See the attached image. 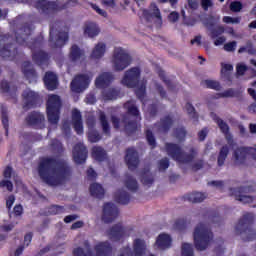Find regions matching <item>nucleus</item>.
<instances>
[{
	"label": "nucleus",
	"mask_w": 256,
	"mask_h": 256,
	"mask_svg": "<svg viewBox=\"0 0 256 256\" xmlns=\"http://www.w3.org/2000/svg\"><path fill=\"white\" fill-rule=\"evenodd\" d=\"M38 173L40 179L52 187L64 185L67 181H71V177H73V169H71L69 163L53 157H46L40 161Z\"/></svg>",
	"instance_id": "obj_1"
},
{
	"label": "nucleus",
	"mask_w": 256,
	"mask_h": 256,
	"mask_svg": "<svg viewBox=\"0 0 256 256\" xmlns=\"http://www.w3.org/2000/svg\"><path fill=\"white\" fill-rule=\"evenodd\" d=\"M31 31H33V26L30 24L21 25L15 32V39L19 45H26L30 49H32L33 60L38 64L45 63L47 59V53L43 52V50L39 49L41 47V43L37 41L29 42V36L31 35Z\"/></svg>",
	"instance_id": "obj_2"
},
{
	"label": "nucleus",
	"mask_w": 256,
	"mask_h": 256,
	"mask_svg": "<svg viewBox=\"0 0 256 256\" xmlns=\"http://www.w3.org/2000/svg\"><path fill=\"white\" fill-rule=\"evenodd\" d=\"M165 150L171 159L182 164L191 163L198 155L196 148L191 147L188 152H184L179 145L173 143H167Z\"/></svg>",
	"instance_id": "obj_3"
},
{
	"label": "nucleus",
	"mask_w": 256,
	"mask_h": 256,
	"mask_svg": "<svg viewBox=\"0 0 256 256\" xmlns=\"http://www.w3.org/2000/svg\"><path fill=\"white\" fill-rule=\"evenodd\" d=\"M194 245L198 251H205L213 241V232L209 225L200 223L196 225L193 233Z\"/></svg>",
	"instance_id": "obj_4"
},
{
	"label": "nucleus",
	"mask_w": 256,
	"mask_h": 256,
	"mask_svg": "<svg viewBox=\"0 0 256 256\" xmlns=\"http://www.w3.org/2000/svg\"><path fill=\"white\" fill-rule=\"evenodd\" d=\"M79 1L77 0H67L62 2H51L47 0H39L36 3L37 9L45 13V15H51L55 11H63V9H71L72 7H77Z\"/></svg>",
	"instance_id": "obj_5"
},
{
	"label": "nucleus",
	"mask_w": 256,
	"mask_h": 256,
	"mask_svg": "<svg viewBox=\"0 0 256 256\" xmlns=\"http://www.w3.org/2000/svg\"><path fill=\"white\" fill-rule=\"evenodd\" d=\"M208 27V35L212 41H214L215 47H221V45H225V42L227 41V37L221 36L223 33H228V35H235V30L233 27H223L221 25L216 26L213 28V22L207 23Z\"/></svg>",
	"instance_id": "obj_6"
},
{
	"label": "nucleus",
	"mask_w": 256,
	"mask_h": 256,
	"mask_svg": "<svg viewBox=\"0 0 256 256\" xmlns=\"http://www.w3.org/2000/svg\"><path fill=\"white\" fill-rule=\"evenodd\" d=\"M131 55L123 48H115L112 56V69L114 71H125L131 65Z\"/></svg>",
	"instance_id": "obj_7"
},
{
	"label": "nucleus",
	"mask_w": 256,
	"mask_h": 256,
	"mask_svg": "<svg viewBox=\"0 0 256 256\" xmlns=\"http://www.w3.org/2000/svg\"><path fill=\"white\" fill-rule=\"evenodd\" d=\"M47 117L51 125H57L59 123V111L61 109V98L52 94L48 96L47 101Z\"/></svg>",
	"instance_id": "obj_8"
},
{
	"label": "nucleus",
	"mask_w": 256,
	"mask_h": 256,
	"mask_svg": "<svg viewBox=\"0 0 256 256\" xmlns=\"http://www.w3.org/2000/svg\"><path fill=\"white\" fill-rule=\"evenodd\" d=\"M254 220L255 216L253 214H245L236 225V232L242 235L243 239H245V237L249 235L247 241L255 239L256 231L249 227V225H251V223H253Z\"/></svg>",
	"instance_id": "obj_9"
},
{
	"label": "nucleus",
	"mask_w": 256,
	"mask_h": 256,
	"mask_svg": "<svg viewBox=\"0 0 256 256\" xmlns=\"http://www.w3.org/2000/svg\"><path fill=\"white\" fill-rule=\"evenodd\" d=\"M17 55V47L13 44V37L9 34L0 35V56L11 59Z\"/></svg>",
	"instance_id": "obj_10"
},
{
	"label": "nucleus",
	"mask_w": 256,
	"mask_h": 256,
	"mask_svg": "<svg viewBox=\"0 0 256 256\" xmlns=\"http://www.w3.org/2000/svg\"><path fill=\"white\" fill-rule=\"evenodd\" d=\"M69 39L67 30L59 27V25L52 26L50 28V45L51 47H63L66 41Z\"/></svg>",
	"instance_id": "obj_11"
},
{
	"label": "nucleus",
	"mask_w": 256,
	"mask_h": 256,
	"mask_svg": "<svg viewBox=\"0 0 256 256\" xmlns=\"http://www.w3.org/2000/svg\"><path fill=\"white\" fill-rule=\"evenodd\" d=\"M231 195L235 197L236 201L240 203H253L256 201V196H251V193H255V188L251 186L240 187L231 189Z\"/></svg>",
	"instance_id": "obj_12"
},
{
	"label": "nucleus",
	"mask_w": 256,
	"mask_h": 256,
	"mask_svg": "<svg viewBox=\"0 0 256 256\" xmlns=\"http://www.w3.org/2000/svg\"><path fill=\"white\" fill-rule=\"evenodd\" d=\"M91 79H93V74L91 72L76 75L71 82V90L74 93H83V91L89 87Z\"/></svg>",
	"instance_id": "obj_13"
},
{
	"label": "nucleus",
	"mask_w": 256,
	"mask_h": 256,
	"mask_svg": "<svg viewBox=\"0 0 256 256\" xmlns=\"http://www.w3.org/2000/svg\"><path fill=\"white\" fill-rule=\"evenodd\" d=\"M142 17L146 23H154L156 27L163 25V18L161 17V11L155 3H152L149 10H142Z\"/></svg>",
	"instance_id": "obj_14"
},
{
	"label": "nucleus",
	"mask_w": 256,
	"mask_h": 256,
	"mask_svg": "<svg viewBox=\"0 0 256 256\" xmlns=\"http://www.w3.org/2000/svg\"><path fill=\"white\" fill-rule=\"evenodd\" d=\"M132 231V227H123L121 224H116L107 231V236L109 239H111V241H120V239H123V237H129Z\"/></svg>",
	"instance_id": "obj_15"
},
{
	"label": "nucleus",
	"mask_w": 256,
	"mask_h": 256,
	"mask_svg": "<svg viewBox=\"0 0 256 256\" xmlns=\"http://www.w3.org/2000/svg\"><path fill=\"white\" fill-rule=\"evenodd\" d=\"M140 75L141 70H139L137 67L127 70L122 79V85H126V87H136Z\"/></svg>",
	"instance_id": "obj_16"
},
{
	"label": "nucleus",
	"mask_w": 256,
	"mask_h": 256,
	"mask_svg": "<svg viewBox=\"0 0 256 256\" xmlns=\"http://www.w3.org/2000/svg\"><path fill=\"white\" fill-rule=\"evenodd\" d=\"M25 123L36 129H43L45 127V115L37 111L30 112L25 118Z\"/></svg>",
	"instance_id": "obj_17"
},
{
	"label": "nucleus",
	"mask_w": 256,
	"mask_h": 256,
	"mask_svg": "<svg viewBox=\"0 0 256 256\" xmlns=\"http://www.w3.org/2000/svg\"><path fill=\"white\" fill-rule=\"evenodd\" d=\"M116 217H119V209H117V206L113 203L104 204L102 221H104V223H113Z\"/></svg>",
	"instance_id": "obj_18"
},
{
	"label": "nucleus",
	"mask_w": 256,
	"mask_h": 256,
	"mask_svg": "<svg viewBox=\"0 0 256 256\" xmlns=\"http://www.w3.org/2000/svg\"><path fill=\"white\" fill-rule=\"evenodd\" d=\"M247 155H249V147H238L234 150L232 155V161L234 165H245L247 161Z\"/></svg>",
	"instance_id": "obj_19"
},
{
	"label": "nucleus",
	"mask_w": 256,
	"mask_h": 256,
	"mask_svg": "<svg viewBox=\"0 0 256 256\" xmlns=\"http://www.w3.org/2000/svg\"><path fill=\"white\" fill-rule=\"evenodd\" d=\"M125 162L130 171L137 169L139 167V153L134 148H128L126 150Z\"/></svg>",
	"instance_id": "obj_20"
},
{
	"label": "nucleus",
	"mask_w": 256,
	"mask_h": 256,
	"mask_svg": "<svg viewBox=\"0 0 256 256\" xmlns=\"http://www.w3.org/2000/svg\"><path fill=\"white\" fill-rule=\"evenodd\" d=\"M73 157L78 165L85 163L87 161V147L82 143H78L73 149Z\"/></svg>",
	"instance_id": "obj_21"
},
{
	"label": "nucleus",
	"mask_w": 256,
	"mask_h": 256,
	"mask_svg": "<svg viewBox=\"0 0 256 256\" xmlns=\"http://www.w3.org/2000/svg\"><path fill=\"white\" fill-rule=\"evenodd\" d=\"M112 125L114 126L115 129H119V127H124V129L128 133H133L135 129H137V124L135 122H129L127 118H124L123 121L120 122L119 118L112 116Z\"/></svg>",
	"instance_id": "obj_22"
},
{
	"label": "nucleus",
	"mask_w": 256,
	"mask_h": 256,
	"mask_svg": "<svg viewBox=\"0 0 256 256\" xmlns=\"http://www.w3.org/2000/svg\"><path fill=\"white\" fill-rule=\"evenodd\" d=\"M94 249L97 256H113V246L109 241L98 242Z\"/></svg>",
	"instance_id": "obj_23"
},
{
	"label": "nucleus",
	"mask_w": 256,
	"mask_h": 256,
	"mask_svg": "<svg viewBox=\"0 0 256 256\" xmlns=\"http://www.w3.org/2000/svg\"><path fill=\"white\" fill-rule=\"evenodd\" d=\"M72 125L78 135H83V118L77 109L72 110Z\"/></svg>",
	"instance_id": "obj_24"
},
{
	"label": "nucleus",
	"mask_w": 256,
	"mask_h": 256,
	"mask_svg": "<svg viewBox=\"0 0 256 256\" xmlns=\"http://www.w3.org/2000/svg\"><path fill=\"white\" fill-rule=\"evenodd\" d=\"M22 97L26 107H34L35 103H37V99H39V95L31 89L24 90Z\"/></svg>",
	"instance_id": "obj_25"
},
{
	"label": "nucleus",
	"mask_w": 256,
	"mask_h": 256,
	"mask_svg": "<svg viewBox=\"0 0 256 256\" xmlns=\"http://www.w3.org/2000/svg\"><path fill=\"white\" fill-rule=\"evenodd\" d=\"M113 79V73L103 72L96 78L95 85L96 87L103 89V87H107V85H109L113 81Z\"/></svg>",
	"instance_id": "obj_26"
},
{
	"label": "nucleus",
	"mask_w": 256,
	"mask_h": 256,
	"mask_svg": "<svg viewBox=\"0 0 256 256\" xmlns=\"http://www.w3.org/2000/svg\"><path fill=\"white\" fill-rule=\"evenodd\" d=\"M172 242L171 236L168 234H160L156 239L155 247L165 251V249H170Z\"/></svg>",
	"instance_id": "obj_27"
},
{
	"label": "nucleus",
	"mask_w": 256,
	"mask_h": 256,
	"mask_svg": "<svg viewBox=\"0 0 256 256\" xmlns=\"http://www.w3.org/2000/svg\"><path fill=\"white\" fill-rule=\"evenodd\" d=\"M44 83L49 91H54V89H57V85H59L57 75L53 72H46L44 76Z\"/></svg>",
	"instance_id": "obj_28"
},
{
	"label": "nucleus",
	"mask_w": 256,
	"mask_h": 256,
	"mask_svg": "<svg viewBox=\"0 0 256 256\" xmlns=\"http://www.w3.org/2000/svg\"><path fill=\"white\" fill-rule=\"evenodd\" d=\"M22 73L24 74V77L28 79L29 83H33V81L37 79V74L35 73V69H33V65H31V62L23 63Z\"/></svg>",
	"instance_id": "obj_29"
},
{
	"label": "nucleus",
	"mask_w": 256,
	"mask_h": 256,
	"mask_svg": "<svg viewBox=\"0 0 256 256\" xmlns=\"http://www.w3.org/2000/svg\"><path fill=\"white\" fill-rule=\"evenodd\" d=\"M107 49V46L103 42H99L98 44L95 45V47L92 49L91 52V59H101L105 55V51Z\"/></svg>",
	"instance_id": "obj_30"
},
{
	"label": "nucleus",
	"mask_w": 256,
	"mask_h": 256,
	"mask_svg": "<svg viewBox=\"0 0 256 256\" xmlns=\"http://www.w3.org/2000/svg\"><path fill=\"white\" fill-rule=\"evenodd\" d=\"M101 33L99 26L93 22H89L85 25L84 34L93 39V37H97Z\"/></svg>",
	"instance_id": "obj_31"
},
{
	"label": "nucleus",
	"mask_w": 256,
	"mask_h": 256,
	"mask_svg": "<svg viewBox=\"0 0 256 256\" xmlns=\"http://www.w3.org/2000/svg\"><path fill=\"white\" fill-rule=\"evenodd\" d=\"M133 249L136 256H141L145 253V249H147V244L145 240L141 238H136L133 242Z\"/></svg>",
	"instance_id": "obj_32"
},
{
	"label": "nucleus",
	"mask_w": 256,
	"mask_h": 256,
	"mask_svg": "<svg viewBox=\"0 0 256 256\" xmlns=\"http://www.w3.org/2000/svg\"><path fill=\"white\" fill-rule=\"evenodd\" d=\"M140 180H141V183L144 185V187H151V185L155 183V177L149 171V169H145L142 172Z\"/></svg>",
	"instance_id": "obj_33"
},
{
	"label": "nucleus",
	"mask_w": 256,
	"mask_h": 256,
	"mask_svg": "<svg viewBox=\"0 0 256 256\" xmlns=\"http://www.w3.org/2000/svg\"><path fill=\"white\" fill-rule=\"evenodd\" d=\"M173 125V119L171 116H166L157 124L158 131L165 133L171 129V126Z\"/></svg>",
	"instance_id": "obj_34"
},
{
	"label": "nucleus",
	"mask_w": 256,
	"mask_h": 256,
	"mask_svg": "<svg viewBox=\"0 0 256 256\" xmlns=\"http://www.w3.org/2000/svg\"><path fill=\"white\" fill-rule=\"evenodd\" d=\"M121 95V91L117 88H108L103 91V97L106 101H113Z\"/></svg>",
	"instance_id": "obj_35"
},
{
	"label": "nucleus",
	"mask_w": 256,
	"mask_h": 256,
	"mask_svg": "<svg viewBox=\"0 0 256 256\" xmlns=\"http://www.w3.org/2000/svg\"><path fill=\"white\" fill-rule=\"evenodd\" d=\"M1 119L6 135H9V112L7 111V106H5V104H1Z\"/></svg>",
	"instance_id": "obj_36"
},
{
	"label": "nucleus",
	"mask_w": 256,
	"mask_h": 256,
	"mask_svg": "<svg viewBox=\"0 0 256 256\" xmlns=\"http://www.w3.org/2000/svg\"><path fill=\"white\" fill-rule=\"evenodd\" d=\"M83 57H85L83 50H81L77 45H72L70 49V59L72 61H80V59H83Z\"/></svg>",
	"instance_id": "obj_37"
},
{
	"label": "nucleus",
	"mask_w": 256,
	"mask_h": 256,
	"mask_svg": "<svg viewBox=\"0 0 256 256\" xmlns=\"http://www.w3.org/2000/svg\"><path fill=\"white\" fill-rule=\"evenodd\" d=\"M99 121H100V125L102 127L103 133H105V135H110L111 127L109 126V121H107V115H105V112L103 111L99 112Z\"/></svg>",
	"instance_id": "obj_38"
},
{
	"label": "nucleus",
	"mask_w": 256,
	"mask_h": 256,
	"mask_svg": "<svg viewBox=\"0 0 256 256\" xmlns=\"http://www.w3.org/2000/svg\"><path fill=\"white\" fill-rule=\"evenodd\" d=\"M90 193L92 197H97L98 199H101L105 195V190L103 189V186H101V184L94 183L90 186Z\"/></svg>",
	"instance_id": "obj_39"
},
{
	"label": "nucleus",
	"mask_w": 256,
	"mask_h": 256,
	"mask_svg": "<svg viewBox=\"0 0 256 256\" xmlns=\"http://www.w3.org/2000/svg\"><path fill=\"white\" fill-rule=\"evenodd\" d=\"M228 155H229V145L222 146L217 158V163L219 167H223V165H225V159H227Z\"/></svg>",
	"instance_id": "obj_40"
},
{
	"label": "nucleus",
	"mask_w": 256,
	"mask_h": 256,
	"mask_svg": "<svg viewBox=\"0 0 256 256\" xmlns=\"http://www.w3.org/2000/svg\"><path fill=\"white\" fill-rule=\"evenodd\" d=\"M221 75L226 81H232L231 73H233V65L222 63L221 64Z\"/></svg>",
	"instance_id": "obj_41"
},
{
	"label": "nucleus",
	"mask_w": 256,
	"mask_h": 256,
	"mask_svg": "<svg viewBox=\"0 0 256 256\" xmlns=\"http://www.w3.org/2000/svg\"><path fill=\"white\" fill-rule=\"evenodd\" d=\"M92 156L96 161H105L107 153L104 151L102 147L95 146L92 149Z\"/></svg>",
	"instance_id": "obj_42"
},
{
	"label": "nucleus",
	"mask_w": 256,
	"mask_h": 256,
	"mask_svg": "<svg viewBox=\"0 0 256 256\" xmlns=\"http://www.w3.org/2000/svg\"><path fill=\"white\" fill-rule=\"evenodd\" d=\"M84 245L86 248V252L85 250H83V248H76L73 251V255L74 256H96L95 254H93V252H91V246L89 245V242H85Z\"/></svg>",
	"instance_id": "obj_43"
},
{
	"label": "nucleus",
	"mask_w": 256,
	"mask_h": 256,
	"mask_svg": "<svg viewBox=\"0 0 256 256\" xmlns=\"http://www.w3.org/2000/svg\"><path fill=\"white\" fill-rule=\"evenodd\" d=\"M115 199L118 203L122 205H127L129 203V193L125 190H118L115 194Z\"/></svg>",
	"instance_id": "obj_44"
},
{
	"label": "nucleus",
	"mask_w": 256,
	"mask_h": 256,
	"mask_svg": "<svg viewBox=\"0 0 256 256\" xmlns=\"http://www.w3.org/2000/svg\"><path fill=\"white\" fill-rule=\"evenodd\" d=\"M207 199V194L201 192H194L188 195V201L190 203H201Z\"/></svg>",
	"instance_id": "obj_45"
},
{
	"label": "nucleus",
	"mask_w": 256,
	"mask_h": 256,
	"mask_svg": "<svg viewBox=\"0 0 256 256\" xmlns=\"http://www.w3.org/2000/svg\"><path fill=\"white\" fill-rule=\"evenodd\" d=\"M124 109H127L130 115H134V117H138L139 109L135 105V101L130 100L124 104Z\"/></svg>",
	"instance_id": "obj_46"
},
{
	"label": "nucleus",
	"mask_w": 256,
	"mask_h": 256,
	"mask_svg": "<svg viewBox=\"0 0 256 256\" xmlns=\"http://www.w3.org/2000/svg\"><path fill=\"white\" fill-rule=\"evenodd\" d=\"M213 120L217 123L222 133L225 134L229 132V124H227V122L223 121V119L219 118L217 115H213Z\"/></svg>",
	"instance_id": "obj_47"
},
{
	"label": "nucleus",
	"mask_w": 256,
	"mask_h": 256,
	"mask_svg": "<svg viewBox=\"0 0 256 256\" xmlns=\"http://www.w3.org/2000/svg\"><path fill=\"white\" fill-rule=\"evenodd\" d=\"M125 186L129 191H137V189H139V183H137V180L132 176L126 178Z\"/></svg>",
	"instance_id": "obj_48"
},
{
	"label": "nucleus",
	"mask_w": 256,
	"mask_h": 256,
	"mask_svg": "<svg viewBox=\"0 0 256 256\" xmlns=\"http://www.w3.org/2000/svg\"><path fill=\"white\" fill-rule=\"evenodd\" d=\"M238 53H248V55H255L256 49L253 47V43L247 42L245 46L239 48Z\"/></svg>",
	"instance_id": "obj_49"
},
{
	"label": "nucleus",
	"mask_w": 256,
	"mask_h": 256,
	"mask_svg": "<svg viewBox=\"0 0 256 256\" xmlns=\"http://www.w3.org/2000/svg\"><path fill=\"white\" fill-rule=\"evenodd\" d=\"M0 89L3 93H15V91H17V87L9 84L7 81H2L0 83Z\"/></svg>",
	"instance_id": "obj_50"
},
{
	"label": "nucleus",
	"mask_w": 256,
	"mask_h": 256,
	"mask_svg": "<svg viewBox=\"0 0 256 256\" xmlns=\"http://www.w3.org/2000/svg\"><path fill=\"white\" fill-rule=\"evenodd\" d=\"M88 141H90V143H97L98 141H101V135L97 130H89Z\"/></svg>",
	"instance_id": "obj_51"
},
{
	"label": "nucleus",
	"mask_w": 256,
	"mask_h": 256,
	"mask_svg": "<svg viewBox=\"0 0 256 256\" xmlns=\"http://www.w3.org/2000/svg\"><path fill=\"white\" fill-rule=\"evenodd\" d=\"M223 49L226 53H235L237 51V41H230L223 45Z\"/></svg>",
	"instance_id": "obj_52"
},
{
	"label": "nucleus",
	"mask_w": 256,
	"mask_h": 256,
	"mask_svg": "<svg viewBox=\"0 0 256 256\" xmlns=\"http://www.w3.org/2000/svg\"><path fill=\"white\" fill-rule=\"evenodd\" d=\"M182 256H194L193 255V245L189 243L182 244Z\"/></svg>",
	"instance_id": "obj_53"
},
{
	"label": "nucleus",
	"mask_w": 256,
	"mask_h": 256,
	"mask_svg": "<svg viewBox=\"0 0 256 256\" xmlns=\"http://www.w3.org/2000/svg\"><path fill=\"white\" fill-rule=\"evenodd\" d=\"M50 215H61V213H65V208L63 206L54 205L49 208Z\"/></svg>",
	"instance_id": "obj_54"
},
{
	"label": "nucleus",
	"mask_w": 256,
	"mask_h": 256,
	"mask_svg": "<svg viewBox=\"0 0 256 256\" xmlns=\"http://www.w3.org/2000/svg\"><path fill=\"white\" fill-rule=\"evenodd\" d=\"M204 85L208 87V89H215V91H219L221 89L219 82L214 80H206L204 81Z\"/></svg>",
	"instance_id": "obj_55"
},
{
	"label": "nucleus",
	"mask_w": 256,
	"mask_h": 256,
	"mask_svg": "<svg viewBox=\"0 0 256 256\" xmlns=\"http://www.w3.org/2000/svg\"><path fill=\"white\" fill-rule=\"evenodd\" d=\"M146 139H147L150 147H152V149H154V147H156L157 143L155 142V136L153 135V132H151V130H146Z\"/></svg>",
	"instance_id": "obj_56"
},
{
	"label": "nucleus",
	"mask_w": 256,
	"mask_h": 256,
	"mask_svg": "<svg viewBox=\"0 0 256 256\" xmlns=\"http://www.w3.org/2000/svg\"><path fill=\"white\" fill-rule=\"evenodd\" d=\"M145 85H147V81L142 82L136 89V95L138 97V99H143L144 95H145Z\"/></svg>",
	"instance_id": "obj_57"
},
{
	"label": "nucleus",
	"mask_w": 256,
	"mask_h": 256,
	"mask_svg": "<svg viewBox=\"0 0 256 256\" xmlns=\"http://www.w3.org/2000/svg\"><path fill=\"white\" fill-rule=\"evenodd\" d=\"M237 96V91H235V89H228L224 92H221L219 94V97H222V98H229V97H236Z\"/></svg>",
	"instance_id": "obj_58"
},
{
	"label": "nucleus",
	"mask_w": 256,
	"mask_h": 256,
	"mask_svg": "<svg viewBox=\"0 0 256 256\" xmlns=\"http://www.w3.org/2000/svg\"><path fill=\"white\" fill-rule=\"evenodd\" d=\"M185 109L192 119H197V113L195 112V108L193 107V105L187 103Z\"/></svg>",
	"instance_id": "obj_59"
},
{
	"label": "nucleus",
	"mask_w": 256,
	"mask_h": 256,
	"mask_svg": "<svg viewBox=\"0 0 256 256\" xmlns=\"http://www.w3.org/2000/svg\"><path fill=\"white\" fill-rule=\"evenodd\" d=\"M158 169L159 171H165L166 169H169V158H163L160 160Z\"/></svg>",
	"instance_id": "obj_60"
},
{
	"label": "nucleus",
	"mask_w": 256,
	"mask_h": 256,
	"mask_svg": "<svg viewBox=\"0 0 256 256\" xmlns=\"http://www.w3.org/2000/svg\"><path fill=\"white\" fill-rule=\"evenodd\" d=\"M230 9H231L234 13H239V11H241V9H243V5L241 4V2L235 1V2H232V3L230 4Z\"/></svg>",
	"instance_id": "obj_61"
},
{
	"label": "nucleus",
	"mask_w": 256,
	"mask_h": 256,
	"mask_svg": "<svg viewBox=\"0 0 256 256\" xmlns=\"http://www.w3.org/2000/svg\"><path fill=\"white\" fill-rule=\"evenodd\" d=\"M187 135V132L185 131V128H178L175 130V137L177 139H185V136Z\"/></svg>",
	"instance_id": "obj_62"
},
{
	"label": "nucleus",
	"mask_w": 256,
	"mask_h": 256,
	"mask_svg": "<svg viewBox=\"0 0 256 256\" xmlns=\"http://www.w3.org/2000/svg\"><path fill=\"white\" fill-rule=\"evenodd\" d=\"M237 75H245V71H247V65L244 63H239L236 66Z\"/></svg>",
	"instance_id": "obj_63"
},
{
	"label": "nucleus",
	"mask_w": 256,
	"mask_h": 256,
	"mask_svg": "<svg viewBox=\"0 0 256 256\" xmlns=\"http://www.w3.org/2000/svg\"><path fill=\"white\" fill-rule=\"evenodd\" d=\"M118 256H133V252H131V248L124 247L120 249Z\"/></svg>",
	"instance_id": "obj_64"
}]
</instances>
